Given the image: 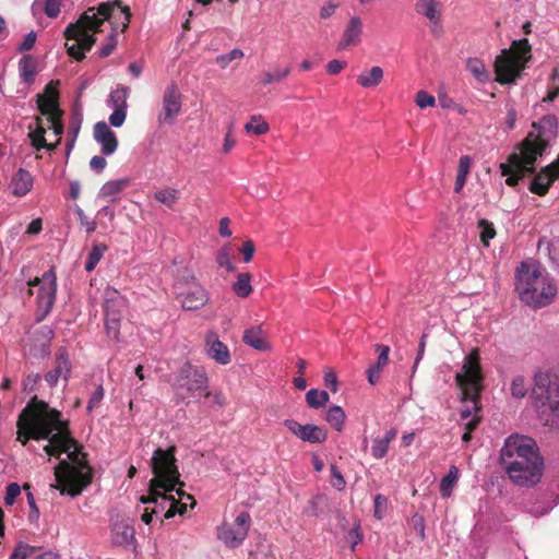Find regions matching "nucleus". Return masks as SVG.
<instances>
[{
	"mask_svg": "<svg viewBox=\"0 0 559 559\" xmlns=\"http://www.w3.org/2000/svg\"><path fill=\"white\" fill-rule=\"evenodd\" d=\"M29 286H38L37 302L45 313L49 312L55 304L57 282L53 267L49 269L41 277L28 282Z\"/></svg>",
	"mask_w": 559,
	"mask_h": 559,
	"instance_id": "obj_14",
	"label": "nucleus"
},
{
	"mask_svg": "<svg viewBox=\"0 0 559 559\" xmlns=\"http://www.w3.org/2000/svg\"><path fill=\"white\" fill-rule=\"evenodd\" d=\"M74 213L81 224V226L85 227L87 233H93L96 229V223L91 221L84 213V211L80 206H75Z\"/></svg>",
	"mask_w": 559,
	"mask_h": 559,
	"instance_id": "obj_56",
	"label": "nucleus"
},
{
	"mask_svg": "<svg viewBox=\"0 0 559 559\" xmlns=\"http://www.w3.org/2000/svg\"><path fill=\"white\" fill-rule=\"evenodd\" d=\"M501 465L510 480L520 487H532L536 485L539 483L543 475V459L537 460V462L532 461L524 464L518 461H512Z\"/></svg>",
	"mask_w": 559,
	"mask_h": 559,
	"instance_id": "obj_10",
	"label": "nucleus"
},
{
	"mask_svg": "<svg viewBox=\"0 0 559 559\" xmlns=\"http://www.w3.org/2000/svg\"><path fill=\"white\" fill-rule=\"evenodd\" d=\"M412 525H413V528L418 533V535L420 536V539H425L426 535H425V520L424 518L416 513L412 516Z\"/></svg>",
	"mask_w": 559,
	"mask_h": 559,
	"instance_id": "obj_63",
	"label": "nucleus"
},
{
	"mask_svg": "<svg viewBox=\"0 0 559 559\" xmlns=\"http://www.w3.org/2000/svg\"><path fill=\"white\" fill-rule=\"evenodd\" d=\"M36 39H37L36 32L31 31L29 33H27L25 35L23 41L19 45L17 51L24 52V51L31 50L34 47Z\"/></svg>",
	"mask_w": 559,
	"mask_h": 559,
	"instance_id": "obj_62",
	"label": "nucleus"
},
{
	"mask_svg": "<svg viewBox=\"0 0 559 559\" xmlns=\"http://www.w3.org/2000/svg\"><path fill=\"white\" fill-rule=\"evenodd\" d=\"M36 552H38L36 547L20 542L11 554L10 559H33Z\"/></svg>",
	"mask_w": 559,
	"mask_h": 559,
	"instance_id": "obj_44",
	"label": "nucleus"
},
{
	"mask_svg": "<svg viewBox=\"0 0 559 559\" xmlns=\"http://www.w3.org/2000/svg\"><path fill=\"white\" fill-rule=\"evenodd\" d=\"M472 158L468 155L460 157L456 177L467 179L471 171Z\"/></svg>",
	"mask_w": 559,
	"mask_h": 559,
	"instance_id": "obj_58",
	"label": "nucleus"
},
{
	"mask_svg": "<svg viewBox=\"0 0 559 559\" xmlns=\"http://www.w3.org/2000/svg\"><path fill=\"white\" fill-rule=\"evenodd\" d=\"M118 27L119 23L114 21L112 31L108 35L107 43L104 44L99 49V57L105 58L112 53L118 44Z\"/></svg>",
	"mask_w": 559,
	"mask_h": 559,
	"instance_id": "obj_42",
	"label": "nucleus"
},
{
	"mask_svg": "<svg viewBox=\"0 0 559 559\" xmlns=\"http://www.w3.org/2000/svg\"><path fill=\"white\" fill-rule=\"evenodd\" d=\"M415 103L420 109H426L429 107H433L436 105V99L426 91H418L416 93Z\"/></svg>",
	"mask_w": 559,
	"mask_h": 559,
	"instance_id": "obj_53",
	"label": "nucleus"
},
{
	"mask_svg": "<svg viewBox=\"0 0 559 559\" xmlns=\"http://www.w3.org/2000/svg\"><path fill=\"white\" fill-rule=\"evenodd\" d=\"M37 105L41 115L47 117L49 128L52 130L57 139L61 140L63 133V123L61 121L62 110L59 107L58 91L51 85L45 88V95L37 96Z\"/></svg>",
	"mask_w": 559,
	"mask_h": 559,
	"instance_id": "obj_11",
	"label": "nucleus"
},
{
	"mask_svg": "<svg viewBox=\"0 0 559 559\" xmlns=\"http://www.w3.org/2000/svg\"><path fill=\"white\" fill-rule=\"evenodd\" d=\"M559 178V158L544 167L539 173H537L530 186L531 192L544 195L549 190L552 182H555Z\"/></svg>",
	"mask_w": 559,
	"mask_h": 559,
	"instance_id": "obj_20",
	"label": "nucleus"
},
{
	"mask_svg": "<svg viewBox=\"0 0 559 559\" xmlns=\"http://www.w3.org/2000/svg\"><path fill=\"white\" fill-rule=\"evenodd\" d=\"M33 182V176L29 171L19 168L11 179L10 188L15 197H24L32 190Z\"/></svg>",
	"mask_w": 559,
	"mask_h": 559,
	"instance_id": "obj_28",
	"label": "nucleus"
},
{
	"mask_svg": "<svg viewBox=\"0 0 559 559\" xmlns=\"http://www.w3.org/2000/svg\"><path fill=\"white\" fill-rule=\"evenodd\" d=\"M64 37L68 39V37L66 35H64ZM71 38H69V40ZM72 39L75 40L76 44L67 45V51L70 57L80 61L83 58H85V51H88L90 49L83 47V45L76 38H72Z\"/></svg>",
	"mask_w": 559,
	"mask_h": 559,
	"instance_id": "obj_52",
	"label": "nucleus"
},
{
	"mask_svg": "<svg viewBox=\"0 0 559 559\" xmlns=\"http://www.w3.org/2000/svg\"><path fill=\"white\" fill-rule=\"evenodd\" d=\"M444 4L440 0H417L415 11L426 19L431 27L440 25Z\"/></svg>",
	"mask_w": 559,
	"mask_h": 559,
	"instance_id": "obj_24",
	"label": "nucleus"
},
{
	"mask_svg": "<svg viewBox=\"0 0 559 559\" xmlns=\"http://www.w3.org/2000/svg\"><path fill=\"white\" fill-rule=\"evenodd\" d=\"M536 442L526 436L512 435L504 441L502 449L500 450V463H510V459H516L522 455H530Z\"/></svg>",
	"mask_w": 559,
	"mask_h": 559,
	"instance_id": "obj_15",
	"label": "nucleus"
},
{
	"mask_svg": "<svg viewBox=\"0 0 559 559\" xmlns=\"http://www.w3.org/2000/svg\"><path fill=\"white\" fill-rule=\"evenodd\" d=\"M346 66V61L333 59L326 63L325 69L329 74L335 75L338 74Z\"/></svg>",
	"mask_w": 559,
	"mask_h": 559,
	"instance_id": "obj_64",
	"label": "nucleus"
},
{
	"mask_svg": "<svg viewBox=\"0 0 559 559\" xmlns=\"http://www.w3.org/2000/svg\"><path fill=\"white\" fill-rule=\"evenodd\" d=\"M531 59V45L526 38L515 39L512 49H502L496 57L493 68L500 84H511L521 75Z\"/></svg>",
	"mask_w": 559,
	"mask_h": 559,
	"instance_id": "obj_7",
	"label": "nucleus"
},
{
	"mask_svg": "<svg viewBox=\"0 0 559 559\" xmlns=\"http://www.w3.org/2000/svg\"><path fill=\"white\" fill-rule=\"evenodd\" d=\"M269 130L270 126L261 115L251 116L250 120L245 124V131L255 135L265 134Z\"/></svg>",
	"mask_w": 559,
	"mask_h": 559,
	"instance_id": "obj_37",
	"label": "nucleus"
},
{
	"mask_svg": "<svg viewBox=\"0 0 559 559\" xmlns=\"http://www.w3.org/2000/svg\"><path fill=\"white\" fill-rule=\"evenodd\" d=\"M466 69L479 83H486L490 80L489 72L487 71L484 62L478 58H468L466 61Z\"/></svg>",
	"mask_w": 559,
	"mask_h": 559,
	"instance_id": "obj_34",
	"label": "nucleus"
},
{
	"mask_svg": "<svg viewBox=\"0 0 559 559\" xmlns=\"http://www.w3.org/2000/svg\"><path fill=\"white\" fill-rule=\"evenodd\" d=\"M374 348L379 353V356L377 358V361L372 366L376 367L377 369L382 370V368L386 366L389 362L390 347L386 345L377 344Z\"/></svg>",
	"mask_w": 559,
	"mask_h": 559,
	"instance_id": "obj_54",
	"label": "nucleus"
},
{
	"mask_svg": "<svg viewBox=\"0 0 559 559\" xmlns=\"http://www.w3.org/2000/svg\"><path fill=\"white\" fill-rule=\"evenodd\" d=\"M71 373V362L64 348H60L56 354V366L45 374V381L49 386H56L60 379L68 382Z\"/></svg>",
	"mask_w": 559,
	"mask_h": 559,
	"instance_id": "obj_22",
	"label": "nucleus"
},
{
	"mask_svg": "<svg viewBox=\"0 0 559 559\" xmlns=\"http://www.w3.org/2000/svg\"><path fill=\"white\" fill-rule=\"evenodd\" d=\"M205 352L218 365L226 366L231 361L227 345L219 341L217 334L213 331H210L205 336Z\"/></svg>",
	"mask_w": 559,
	"mask_h": 559,
	"instance_id": "obj_21",
	"label": "nucleus"
},
{
	"mask_svg": "<svg viewBox=\"0 0 559 559\" xmlns=\"http://www.w3.org/2000/svg\"><path fill=\"white\" fill-rule=\"evenodd\" d=\"M216 262L219 267L225 269L227 272H234L236 270L230 259V251L228 246L223 247L217 252Z\"/></svg>",
	"mask_w": 559,
	"mask_h": 559,
	"instance_id": "obj_47",
	"label": "nucleus"
},
{
	"mask_svg": "<svg viewBox=\"0 0 559 559\" xmlns=\"http://www.w3.org/2000/svg\"><path fill=\"white\" fill-rule=\"evenodd\" d=\"M290 70L292 69L289 66H285V67L276 66L273 70L264 72L261 83L263 85H270V84L277 83V82L286 79L289 75Z\"/></svg>",
	"mask_w": 559,
	"mask_h": 559,
	"instance_id": "obj_36",
	"label": "nucleus"
},
{
	"mask_svg": "<svg viewBox=\"0 0 559 559\" xmlns=\"http://www.w3.org/2000/svg\"><path fill=\"white\" fill-rule=\"evenodd\" d=\"M17 441L23 445L29 439L48 440L44 451L59 459L55 467L56 489L61 495L79 496L92 481V468L79 443L70 437L61 414L43 401L34 397L21 412L17 419Z\"/></svg>",
	"mask_w": 559,
	"mask_h": 559,
	"instance_id": "obj_1",
	"label": "nucleus"
},
{
	"mask_svg": "<svg viewBox=\"0 0 559 559\" xmlns=\"http://www.w3.org/2000/svg\"><path fill=\"white\" fill-rule=\"evenodd\" d=\"M515 290L520 299L533 308L549 305L557 294L550 276L533 260L523 261L516 267Z\"/></svg>",
	"mask_w": 559,
	"mask_h": 559,
	"instance_id": "obj_5",
	"label": "nucleus"
},
{
	"mask_svg": "<svg viewBox=\"0 0 559 559\" xmlns=\"http://www.w3.org/2000/svg\"><path fill=\"white\" fill-rule=\"evenodd\" d=\"M134 527L132 521L120 515L110 519V535L115 546L130 548L134 546Z\"/></svg>",
	"mask_w": 559,
	"mask_h": 559,
	"instance_id": "obj_16",
	"label": "nucleus"
},
{
	"mask_svg": "<svg viewBox=\"0 0 559 559\" xmlns=\"http://www.w3.org/2000/svg\"><path fill=\"white\" fill-rule=\"evenodd\" d=\"M107 247L103 243L94 245L92 250L88 253L87 260L85 262V271L92 272L100 259L103 258L104 253L106 252Z\"/></svg>",
	"mask_w": 559,
	"mask_h": 559,
	"instance_id": "obj_41",
	"label": "nucleus"
},
{
	"mask_svg": "<svg viewBox=\"0 0 559 559\" xmlns=\"http://www.w3.org/2000/svg\"><path fill=\"white\" fill-rule=\"evenodd\" d=\"M362 36V21L359 16H352L346 24L342 38L337 44L338 50H345L348 47H356L360 44Z\"/></svg>",
	"mask_w": 559,
	"mask_h": 559,
	"instance_id": "obj_26",
	"label": "nucleus"
},
{
	"mask_svg": "<svg viewBox=\"0 0 559 559\" xmlns=\"http://www.w3.org/2000/svg\"><path fill=\"white\" fill-rule=\"evenodd\" d=\"M558 134V118L546 115L533 122L532 131L520 144V152L510 155V162L519 169L531 171L536 160L542 157L549 143Z\"/></svg>",
	"mask_w": 559,
	"mask_h": 559,
	"instance_id": "obj_6",
	"label": "nucleus"
},
{
	"mask_svg": "<svg viewBox=\"0 0 559 559\" xmlns=\"http://www.w3.org/2000/svg\"><path fill=\"white\" fill-rule=\"evenodd\" d=\"M154 199L173 210L179 199V190L174 188L160 189L154 193Z\"/></svg>",
	"mask_w": 559,
	"mask_h": 559,
	"instance_id": "obj_39",
	"label": "nucleus"
},
{
	"mask_svg": "<svg viewBox=\"0 0 559 559\" xmlns=\"http://www.w3.org/2000/svg\"><path fill=\"white\" fill-rule=\"evenodd\" d=\"M194 284H199L197 282L194 274L192 273L191 270L185 269L180 274L177 275L176 282H175V287L179 292V290L189 288V287L193 286Z\"/></svg>",
	"mask_w": 559,
	"mask_h": 559,
	"instance_id": "obj_43",
	"label": "nucleus"
},
{
	"mask_svg": "<svg viewBox=\"0 0 559 559\" xmlns=\"http://www.w3.org/2000/svg\"><path fill=\"white\" fill-rule=\"evenodd\" d=\"M207 376L202 367L190 362L183 364L174 380V386L178 390H185L187 394L194 399L209 396Z\"/></svg>",
	"mask_w": 559,
	"mask_h": 559,
	"instance_id": "obj_9",
	"label": "nucleus"
},
{
	"mask_svg": "<svg viewBox=\"0 0 559 559\" xmlns=\"http://www.w3.org/2000/svg\"><path fill=\"white\" fill-rule=\"evenodd\" d=\"M243 57V51L241 49L235 48L230 50L227 53H222L216 57V63L222 68L225 69L228 67V64L236 60L241 59Z\"/></svg>",
	"mask_w": 559,
	"mask_h": 559,
	"instance_id": "obj_50",
	"label": "nucleus"
},
{
	"mask_svg": "<svg viewBox=\"0 0 559 559\" xmlns=\"http://www.w3.org/2000/svg\"><path fill=\"white\" fill-rule=\"evenodd\" d=\"M46 129L41 126H39L36 130L31 131L28 136L32 142V146L39 151L44 148V146H47V141L45 139Z\"/></svg>",
	"mask_w": 559,
	"mask_h": 559,
	"instance_id": "obj_51",
	"label": "nucleus"
},
{
	"mask_svg": "<svg viewBox=\"0 0 559 559\" xmlns=\"http://www.w3.org/2000/svg\"><path fill=\"white\" fill-rule=\"evenodd\" d=\"M112 301L121 306L123 304V297L116 289L108 288L105 292L106 333L109 338L119 341L121 317L112 309Z\"/></svg>",
	"mask_w": 559,
	"mask_h": 559,
	"instance_id": "obj_17",
	"label": "nucleus"
},
{
	"mask_svg": "<svg viewBox=\"0 0 559 559\" xmlns=\"http://www.w3.org/2000/svg\"><path fill=\"white\" fill-rule=\"evenodd\" d=\"M20 493H21V487L19 484H16V483L9 484L7 486V490H5V497H4L5 503L8 506H12Z\"/></svg>",
	"mask_w": 559,
	"mask_h": 559,
	"instance_id": "obj_60",
	"label": "nucleus"
},
{
	"mask_svg": "<svg viewBox=\"0 0 559 559\" xmlns=\"http://www.w3.org/2000/svg\"><path fill=\"white\" fill-rule=\"evenodd\" d=\"M176 459L173 450L156 449L151 459L152 472L154 474L150 481V497L142 498L143 503H153L152 512L142 514L141 520L145 524H151L153 514L164 512L165 519H170L175 514H183L187 511L188 502L191 508L195 501L192 496L182 491V483L179 480V472L176 466Z\"/></svg>",
	"mask_w": 559,
	"mask_h": 559,
	"instance_id": "obj_2",
	"label": "nucleus"
},
{
	"mask_svg": "<svg viewBox=\"0 0 559 559\" xmlns=\"http://www.w3.org/2000/svg\"><path fill=\"white\" fill-rule=\"evenodd\" d=\"M460 477V473L456 466L452 465L449 468L448 474L440 481V495L442 498H450Z\"/></svg>",
	"mask_w": 559,
	"mask_h": 559,
	"instance_id": "obj_32",
	"label": "nucleus"
},
{
	"mask_svg": "<svg viewBox=\"0 0 559 559\" xmlns=\"http://www.w3.org/2000/svg\"><path fill=\"white\" fill-rule=\"evenodd\" d=\"M478 228L480 229L479 237L484 247L489 246V241L496 236L493 225L486 219L478 222Z\"/></svg>",
	"mask_w": 559,
	"mask_h": 559,
	"instance_id": "obj_46",
	"label": "nucleus"
},
{
	"mask_svg": "<svg viewBox=\"0 0 559 559\" xmlns=\"http://www.w3.org/2000/svg\"><path fill=\"white\" fill-rule=\"evenodd\" d=\"M104 388L103 385L99 384L88 400L86 407L88 413H91L95 407H97L100 404V402L104 399Z\"/></svg>",
	"mask_w": 559,
	"mask_h": 559,
	"instance_id": "obj_59",
	"label": "nucleus"
},
{
	"mask_svg": "<svg viewBox=\"0 0 559 559\" xmlns=\"http://www.w3.org/2000/svg\"><path fill=\"white\" fill-rule=\"evenodd\" d=\"M61 11V0H34L31 12L34 19L39 20L43 14L56 19Z\"/></svg>",
	"mask_w": 559,
	"mask_h": 559,
	"instance_id": "obj_27",
	"label": "nucleus"
},
{
	"mask_svg": "<svg viewBox=\"0 0 559 559\" xmlns=\"http://www.w3.org/2000/svg\"><path fill=\"white\" fill-rule=\"evenodd\" d=\"M178 294L186 310H198L209 300L206 290L200 284L179 290Z\"/></svg>",
	"mask_w": 559,
	"mask_h": 559,
	"instance_id": "obj_25",
	"label": "nucleus"
},
{
	"mask_svg": "<svg viewBox=\"0 0 559 559\" xmlns=\"http://www.w3.org/2000/svg\"><path fill=\"white\" fill-rule=\"evenodd\" d=\"M242 341L248 346L264 352L271 348L265 338V333L261 326H251L243 332Z\"/></svg>",
	"mask_w": 559,
	"mask_h": 559,
	"instance_id": "obj_29",
	"label": "nucleus"
},
{
	"mask_svg": "<svg viewBox=\"0 0 559 559\" xmlns=\"http://www.w3.org/2000/svg\"><path fill=\"white\" fill-rule=\"evenodd\" d=\"M182 106V96L175 82H170L162 98V109L157 116L159 126H171L179 116Z\"/></svg>",
	"mask_w": 559,
	"mask_h": 559,
	"instance_id": "obj_13",
	"label": "nucleus"
},
{
	"mask_svg": "<svg viewBox=\"0 0 559 559\" xmlns=\"http://www.w3.org/2000/svg\"><path fill=\"white\" fill-rule=\"evenodd\" d=\"M346 415L341 406L333 405L329 407L325 420L337 431H342Z\"/></svg>",
	"mask_w": 559,
	"mask_h": 559,
	"instance_id": "obj_38",
	"label": "nucleus"
},
{
	"mask_svg": "<svg viewBox=\"0 0 559 559\" xmlns=\"http://www.w3.org/2000/svg\"><path fill=\"white\" fill-rule=\"evenodd\" d=\"M500 168H501V174L503 176H507L506 183L510 187L516 186L520 180L519 175L511 174V168H514L515 171L520 173V174L528 173L527 170L516 168L510 160H509V165L501 164ZM534 170H535V168L533 170H531L530 173H533Z\"/></svg>",
	"mask_w": 559,
	"mask_h": 559,
	"instance_id": "obj_45",
	"label": "nucleus"
},
{
	"mask_svg": "<svg viewBox=\"0 0 559 559\" xmlns=\"http://www.w3.org/2000/svg\"><path fill=\"white\" fill-rule=\"evenodd\" d=\"M82 123V114L76 110L73 112L70 121L69 135L74 139L78 138Z\"/></svg>",
	"mask_w": 559,
	"mask_h": 559,
	"instance_id": "obj_61",
	"label": "nucleus"
},
{
	"mask_svg": "<svg viewBox=\"0 0 559 559\" xmlns=\"http://www.w3.org/2000/svg\"><path fill=\"white\" fill-rule=\"evenodd\" d=\"M131 20V11L127 5H122L121 0L107 1L98 4L97 8L86 9L75 23H70L64 35L68 38H76L83 47L91 49L96 41L95 34L100 32L105 21L119 23L118 33H124Z\"/></svg>",
	"mask_w": 559,
	"mask_h": 559,
	"instance_id": "obj_3",
	"label": "nucleus"
},
{
	"mask_svg": "<svg viewBox=\"0 0 559 559\" xmlns=\"http://www.w3.org/2000/svg\"><path fill=\"white\" fill-rule=\"evenodd\" d=\"M383 78V69L379 66H373L368 70L361 71L357 75L356 82L362 88H374L382 82Z\"/></svg>",
	"mask_w": 559,
	"mask_h": 559,
	"instance_id": "obj_30",
	"label": "nucleus"
},
{
	"mask_svg": "<svg viewBox=\"0 0 559 559\" xmlns=\"http://www.w3.org/2000/svg\"><path fill=\"white\" fill-rule=\"evenodd\" d=\"M19 70L24 82H32L36 75L35 59L29 55L22 57L19 61Z\"/></svg>",
	"mask_w": 559,
	"mask_h": 559,
	"instance_id": "obj_35",
	"label": "nucleus"
},
{
	"mask_svg": "<svg viewBox=\"0 0 559 559\" xmlns=\"http://www.w3.org/2000/svg\"><path fill=\"white\" fill-rule=\"evenodd\" d=\"M331 485L338 491L343 490L346 485L342 473L335 465H331Z\"/></svg>",
	"mask_w": 559,
	"mask_h": 559,
	"instance_id": "obj_57",
	"label": "nucleus"
},
{
	"mask_svg": "<svg viewBox=\"0 0 559 559\" xmlns=\"http://www.w3.org/2000/svg\"><path fill=\"white\" fill-rule=\"evenodd\" d=\"M94 140L100 145L104 155H112L118 147L116 133L105 121H98L94 126Z\"/></svg>",
	"mask_w": 559,
	"mask_h": 559,
	"instance_id": "obj_23",
	"label": "nucleus"
},
{
	"mask_svg": "<svg viewBox=\"0 0 559 559\" xmlns=\"http://www.w3.org/2000/svg\"><path fill=\"white\" fill-rule=\"evenodd\" d=\"M251 275L249 273H239L236 282L233 283L231 289L239 298H247L252 293Z\"/></svg>",
	"mask_w": 559,
	"mask_h": 559,
	"instance_id": "obj_33",
	"label": "nucleus"
},
{
	"mask_svg": "<svg viewBox=\"0 0 559 559\" xmlns=\"http://www.w3.org/2000/svg\"><path fill=\"white\" fill-rule=\"evenodd\" d=\"M532 396L536 407H549L551 419L548 425L559 429V380H552L547 372H536Z\"/></svg>",
	"mask_w": 559,
	"mask_h": 559,
	"instance_id": "obj_8",
	"label": "nucleus"
},
{
	"mask_svg": "<svg viewBox=\"0 0 559 559\" xmlns=\"http://www.w3.org/2000/svg\"><path fill=\"white\" fill-rule=\"evenodd\" d=\"M284 425L297 438L309 443H321L328 437L326 431L316 425H300L294 419L284 420Z\"/></svg>",
	"mask_w": 559,
	"mask_h": 559,
	"instance_id": "obj_19",
	"label": "nucleus"
},
{
	"mask_svg": "<svg viewBox=\"0 0 559 559\" xmlns=\"http://www.w3.org/2000/svg\"><path fill=\"white\" fill-rule=\"evenodd\" d=\"M130 185L129 178H120L108 181L103 185L98 192V197L114 202L118 199L119 194Z\"/></svg>",
	"mask_w": 559,
	"mask_h": 559,
	"instance_id": "obj_31",
	"label": "nucleus"
},
{
	"mask_svg": "<svg viewBox=\"0 0 559 559\" xmlns=\"http://www.w3.org/2000/svg\"><path fill=\"white\" fill-rule=\"evenodd\" d=\"M388 499L381 493L374 497V518L382 520L386 513Z\"/></svg>",
	"mask_w": 559,
	"mask_h": 559,
	"instance_id": "obj_55",
	"label": "nucleus"
},
{
	"mask_svg": "<svg viewBox=\"0 0 559 559\" xmlns=\"http://www.w3.org/2000/svg\"><path fill=\"white\" fill-rule=\"evenodd\" d=\"M329 393L324 390L311 389L306 393V401L309 407L319 408L329 402Z\"/></svg>",
	"mask_w": 559,
	"mask_h": 559,
	"instance_id": "obj_40",
	"label": "nucleus"
},
{
	"mask_svg": "<svg viewBox=\"0 0 559 559\" xmlns=\"http://www.w3.org/2000/svg\"><path fill=\"white\" fill-rule=\"evenodd\" d=\"M511 394L515 399H523L527 393V385L523 376H516L511 382Z\"/></svg>",
	"mask_w": 559,
	"mask_h": 559,
	"instance_id": "obj_49",
	"label": "nucleus"
},
{
	"mask_svg": "<svg viewBox=\"0 0 559 559\" xmlns=\"http://www.w3.org/2000/svg\"><path fill=\"white\" fill-rule=\"evenodd\" d=\"M389 447L390 444L386 440H383L381 437H376L372 439L371 455L377 460H381L388 454Z\"/></svg>",
	"mask_w": 559,
	"mask_h": 559,
	"instance_id": "obj_48",
	"label": "nucleus"
},
{
	"mask_svg": "<svg viewBox=\"0 0 559 559\" xmlns=\"http://www.w3.org/2000/svg\"><path fill=\"white\" fill-rule=\"evenodd\" d=\"M250 528V515L240 512L233 523H223L217 528V538L228 548H237L242 545Z\"/></svg>",
	"mask_w": 559,
	"mask_h": 559,
	"instance_id": "obj_12",
	"label": "nucleus"
},
{
	"mask_svg": "<svg viewBox=\"0 0 559 559\" xmlns=\"http://www.w3.org/2000/svg\"><path fill=\"white\" fill-rule=\"evenodd\" d=\"M455 381L462 395L461 420L464 426L475 429L479 423L478 396L483 388L479 355L476 349L465 356L461 370L455 373Z\"/></svg>",
	"mask_w": 559,
	"mask_h": 559,
	"instance_id": "obj_4",
	"label": "nucleus"
},
{
	"mask_svg": "<svg viewBox=\"0 0 559 559\" xmlns=\"http://www.w3.org/2000/svg\"><path fill=\"white\" fill-rule=\"evenodd\" d=\"M130 90L126 86H119L111 91L107 105L112 108V112L109 116V124L114 128H120L127 118V98Z\"/></svg>",
	"mask_w": 559,
	"mask_h": 559,
	"instance_id": "obj_18",
	"label": "nucleus"
}]
</instances>
